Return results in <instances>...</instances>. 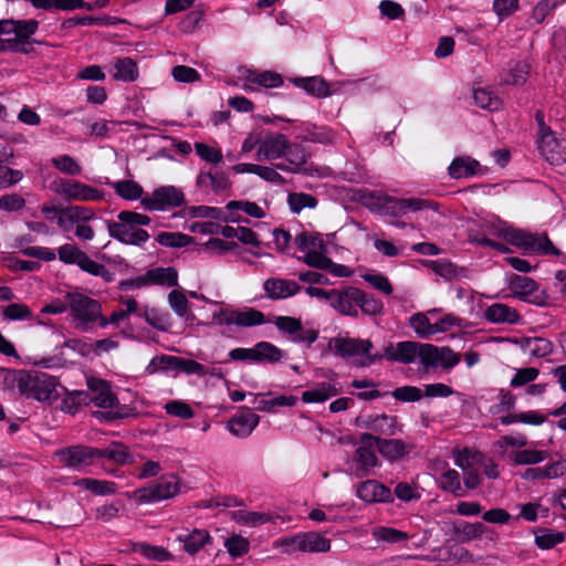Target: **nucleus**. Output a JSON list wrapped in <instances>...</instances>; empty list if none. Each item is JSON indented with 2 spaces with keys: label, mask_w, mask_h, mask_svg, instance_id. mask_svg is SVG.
<instances>
[{
  "label": "nucleus",
  "mask_w": 566,
  "mask_h": 566,
  "mask_svg": "<svg viewBox=\"0 0 566 566\" xmlns=\"http://www.w3.org/2000/svg\"><path fill=\"white\" fill-rule=\"evenodd\" d=\"M310 154L300 144L292 143L289 137L280 132H262L259 150L255 151L258 160L274 161L284 159V164L277 165V168L297 172L307 161Z\"/></svg>",
  "instance_id": "obj_1"
},
{
  "label": "nucleus",
  "mask_w": 566,
  "mask_h": 566,
  "mask_svg": "<svg viewBox=\"0 0 566 566\" xmlns=\"http://www.w3.org/2000/svg\"><path fill=\"white\" fill-rule=\"evenodd\" d=\"M149 223L150 218L147 214L120 211L117 221L107 222V231L112 238L125 244L139 245L149 239L148 232L142 229Z\"/></svg>",
  "instance_id": "obj_2"
},
{
  "label": "nucleus",
  "mask_w": 566,
  "mask_h": 566,
  "mask_svg": "<svg viewBox=\"0 0 566 566\" xmlns=\"http://www.w3.org/2000/svg\"><path fill=\"white\" fill-rule=\"evenodd\" d=\"M329 347L334 354L352 360L356 367L365 368L382 359L378 353H373L374 344L370 339L335 337L331 339Z\"/></svg>",
  "instance_id": "obj_3"
},
{
  "label": "nucleus",
  "mask_w": 566,
  "mask_h": 566,
  "mask_svg": "<svg viewBox=\"0 0 566 566\" xmlns=\"http://www.w3.org/2000/svg\"><path fill=\"white\" fill-rule=\"evenodd\" d=\"M55 377L40 371L21 373L17 378V388L23 396L38 401L51 402L59 398Z\"/></svg>",
  "instance_id": "obj_4"
},
{
  "label": "nucleus",
  "mask_w": 566,
  "mask_h": 566,
  "mask_svg": "<svg viewBox=\"0 0 566 566\" xmlns=\"http://www.w3.org/2000/svg\"><path fill=\"white\" fill-rule=\"evenodd\" d=\"M505 241L531 253L556 256L560 254V251L546 234H534L512 226L509 229Z\"/></svg>",
  "instance_id": "obj_5"
},
{
  "label": "nucleus",
  "mask_w": 566,
  "mask_h": 566,
  "mask_svg": "<svg viewBox=\"0 0 566 566\" xmlns=\"http://www.w3.org/2000/svg\"><path fill=\"white\" fill-rule=\"evenodd\" d=\"M65 300L69 302L71 317L77 327L88 328L99 317L101 303L78 291L67 292Z\"/></svg>",
  "instance_id": "obj_6"
},
{
  "label": "nucleus",
  "mask_w": 566,
  "mask_h": 566,
  "mask_svg": "<svg viewBox=\"0 0 566 566\" xmlns=\"http://www.w3.org/2000/svg\"><path fill=\"white\" fill-rule=\"evenodd\" d=\"M283 553H324L331 549V541L317 532L298 533L276 542Z\"/></svg>",
  "instance_id": "obj_7"
},
{
  "label": "nucleus",
  "mask_w": 566,
  "mask_h": 566,
  "mask_svg": "<svg viewBox=\"0 0 566 566\" xmlns=\"http://www.w3.org/2000/svg\"><path fill=\"white\" fill-rule=\"evenodd\" d=\"M50 188L55 195L70 201L90 202L104 199L101 190L75 179H55Z\"/></svg>",
  "instance_id": "obj_8"
},
{
  "label": "nucleus",
  "mask_w": 566,
  "mask_h": 566,
  "mask_svg": "<svg viewBox=\"0 0 566 566\" xmlns=\"http://www.w3.org/2000/svg\"><path fill=\"white\" fill-rule=\"evenodd\" d=\"M294 241L304 254L303 262L308 266L316 268L326 262L327 247L321 233L303 231L295 237Z\"/></svg>",
  "instance_id": "obj_9"
},
{
  "label": "nucleus",
  "mask_w": 566,
  "mask_h": 566,
  "mask_svg": "<svg viewBox=\"0 0 566 566\" xmlns=\"http://www.w3.org/2000/svg\"><path fill=\"white\" fill-rule=\"evenodd\" d=\"M179 482L174 475H166L148 486L136 490L133 499L137 503H151L168 500L179 493Z\"/></svg>",
  "instance_id": "obj_10"
},
{
  "label": "nucleus",
  "mask_w": 566,
  "mask_h": 566,
  "mask_svg": "<svg viewBox=\"0 0 566 566\" xmlns=\"http://www.w3.org/2000/svg\"><path fill=\"white\" fill-rule=\"evenodd\" d=\"M57 258L65 264H76L82 271L95 276H108L107 269L92 260L75 243H65L57 249Z\"/></svg>",
  "instance_id": "obj_11"
},
{
  "label": "nucleus",
  "mask_w": 566,
  "mask_h": 566,
  "mask_svg": "<svg viewBox=\"0 0 566 566\" xmlns=\"http://www.w3.org/2000/svg\"><path fill=\"white\" fill-rule=\"evenodd\" d=\"M452 458L457 467L463 472V483L467 489H475L480 482L479 471L481 469L482 454L468 448H454Z\"/></svg>",
  "instance_id": "obj_12"
},
{
  "label": "nucleus",
  "mask_w": 566,
  "mask_h": 566,
  "mask_svg": "<svg viewBox=\"0 0 566 566\" xmlns=\"http://www.w3.org/2000/svg\"><path fill=\"white\" fill-rule=\"evenodd\" d=\"M3 23L11 24L7 28L6 41L12 42V48L7 51L29 53L31 51L30 38L36 32L39 22L36 20H3Z\"/></svg>",
  "instance_id": "obj_13"
},
{
  "label": "nucleus",
  "mask_w": 566,
  "mask_h": 566,
  "mask_svg": "<svg viewBox=\"0 0 566 566\" xmlns=\"http://www.w3.org/2000/svg\"><path fill=\"white\" fill-rule=\"evenodd\" d=\"M185 202L184 192L175 186H161L148 197L142 198V205L150 211H164L180 207Z\"/></svg>",
  "instance_id": "obj_14"
},
{
  "label": "nucleus",
  "mask_w": 566,
  "mask_h": 566,
  "mask_svg": "<svg viewBox=\"0 0 566 566\" xmlns=\"http://www.w3.org/2000/svg\"><path fill=\"white\" fill-rule=\"evenodd\" d=\"M507 287L511 295L520 301L535 305H543L545 303V294L539 290V285L528 276L512 275Z\"/></svg>",
  "instance_id": "obj_15"
},
{
  "label": "nucleus",
  "mask_w": 566,
  "mask_h": 566,
  "mask_svg": "<svg viewBox=\"0 0 566 566\" xmlns=\"http://www.w3.org/2000/svg\"><path fill=\"white\" fill-rule=\"evenodd\" d=\"M98 454L97 448L74 446L55 452L59 461L67 468L81 471L91 465Z\"/></svg>",
  "instance_id": "obj_16"
},
{
  "label": "nucleus",
  "mask_w": 566,
  "mask_h": 566,
  "mask_svg": "<svg viewBox=\"0 0 566 566\" xmlns=\"http://www.w3.org/2000/svg\"><path fill=\"white\" fill-rule=\"evenodd\" d=\"M537 149L552 165L559 166L566 163V139L555 132L537 137Z\"/></svg>",
  "instance_id": "obj_17"
},
{
  "label": "nucleus",
  "mask_w": 566,
  "mask_h": 566,
  "mask_svg": "<svg viewBox=\"0 0 566 566\" xmlns=\"http://www.w3.org/2000/svg\"><path fill=\"white\" fill-rule=\"evenodd\" d=\"M95 219L96 213L94 209L84 206H69L61 208L57 227L64 232H71L81 223Z\"/></svg>",
  "instance_id": "obj_18"
},
{
  "label": "nucleus",
  "mask_w": 566,
  "mask_h": 566,
  "mask_svg": "<svg viewBox=\"0 0 566 566\" xmlns=\"http://www.w3.org/2000/svg\"><path fill=\"white\" fill-rule=\"evenodd\" d=\"M356 495L366 503L394 502L391 490L376 480H367L360 483L356 490Z\"/></svg>",
  "instance_id": "obj_19"
},
{
  "label": "nucleus",
  "mask_w": 566,
  "mask_h": 566,
  "mask_svg": "<svg viewBox=\"0 0 566 566\" xmlns=\"http://www.w3.org/2000/svg\"><path fill=\"white\" fill-rule=\"evenodd\" d=\"M361 428L373 430L380 434L394 436L401 431V426L396 417L381 415H368L357 419Z\"/></svg>",
  "instance_id": "obj_20"
},
{
  "label": "nucleus",
  "mask_w": 566,
  "mask_h": 566,
  "mask_svg": "<svg viewBox=\"0 0 566 566\" xmlns=\"http://www.w3.org/2000/svg\"><path fill=\"white\" fill-rule=\"evenodd\" d=\"M418 345L419 343L411 340L399 342L397 344L390 343L385 347L380 356H382V359L389 361L411 364L417 358Z\"/></svg>",
  "instance_id": "obj_21"
},
{
  "label": "nucleus",
  "mask_w": 566,
  "mask_h": 566,
  "mask_svg": "<svg viewBox=\"0 0 566 566\" xmlns=\"http://www.w3.org/2000/svg\"><path fill=\"white\" fill-rule=\"evenodd\" d=\"M259 416L248 408H241L228 423V430L237 437L245 438L252 433L259 423Z\"/></svg>",
  "instance_id": "obj_22"
},
{
  "label": "nucleus",
  "mask_w": 566,
  "mask_h": 566,
  "mask_svg": "<svg viewBox=\"0 0 566 566\" xmlns=\"http://www.w3.org/2000/svg\"><path fill=\"white\" fill-rule=\"evenodd\" d=\"M377 441L378 437L370 433H363L360 437L361 446L356 450V458L364 474L369 473L370 469L379 465V461L373 449L374 446H377Z\"/></svg>",
  "instance_id": "obj_23"
},
{
  "label": "nucleus",
  "mask_w": 566,
  "mask_h": 566,
  "mask_svg": "<svg viewBox=\"0 0 566 566\" xmlns=\"http://www.w3.org/2000/svg\"><path fill=\"white\" fill-rule=\"evenodd\" d=\"M263 290L271 300H283L297 294L301 286L293 280L270 277L264 281Z\"/></svg>",
  "instance_id": "obj_24"
},
{
  "label": "nucleus",
  "mask_w": 566,
  "mask_h": 566,
  "mask_svg": "<svg viewBox=\"0 0 566 566\" xmlns=\"http://www.w3.org/2000/svg\"><path fill=\"white\" fill-rule=\"evenodd\" d=\"M245 82L243 84V90L245 91H256L259 87H279L283 84V78L279 73L265 71L262 73H258L251 70L243 71Z\"/></svg>",
  "instance_id": "obj_25"
},
{
  "label": "nucleus",
  "mask_w": 566,
  "mask_h": 566,
  "mask_svg": "<svg viewBox=\"0 0 566 566\" xmlns=\"http://www.w3.org/2000/svg\"><path fill=\"white\" fill-rule=\"evenodd\" d=\"M86 384L93 396L91 400L101 408H112L116 405L117 398L112 392L111 386L107 381L96 378L87 377Z\"/></svg>",
  "instance_id": "obj_26"
},
{
  "label": "nucleus",
  "mask_w": 566,
  "mask_h": 566,
  "mask_svg": "<svg viewBox=\"0 0 566 566\" xmlns=\"http://www.w3.org/2000/svg\"><path fill=\"white\" fill-rule=\"evenodd\" d=\"M359 295V289L348 287L344 291L332 290L329 300L331 306L344 315H357L356 298Z\"/></svg>",
  "instance_id": "obj_27"
},
{
  "label": "nucleus",
  "mask_w": 566,
  "mask_h": 566,
  "mask_svg": "<svg viewBox=\"0 0 566 566\" xmlns=\"http://www.w3.org/2000/svg\"><path fill=\"white\" fill-rule=\"evenodd\" d=\"M484 318L493 324H518L522 319L520 313L503 303H494L484 312Z\"/></svg>",
  "instance_id": "obj_28"
},
{
  "label": "nucleus",
  "mask_w": 566,
  "mask_h": 566,
  "mask_svg": "<svg viewBox=\"0 0 566 566\" xmlns=\"http://www.w3.org/2000/svg\"><path fill=\"white\" fill-rule=\"evenodd\" d=\"M377 448L386 460L394 462L410 453L413 446L399 439L387 440L378 437Z\"/></svg>",
  "instance_id": "obj_29"
},
{
  "label": "nucleus",
  "mask_w": 566,
  "mask_h": 566,
  "mask_svg": "<svg viewBox=\"0 0 566 566\" xmlns=\"http://www.w3.org/2000/svg\"><path fill=\"white\" fill-rule=\"evenodd\" d=\"M548 458V451L535 448L512 449L507 453L509 461L514 465H535Z\"/></svg>",
  "instance_id": "obj_30"
},
{
  "label": "nucleus",
  "mask_w": 566,
  "mask_h": 566,
  "mask_svg": "<svg viewBox=\"0 0 566 566\" xmlns=\"http://www.w3.org/2000/svg\"><path fill=\"white\" fill-rule=\"evenodd\" d=\"M293 83L316 98H326L334 93L322 76L296 77Z\"/></svg>",
  "instance_id": "obj_31"
},
{
  "label": "nucleus",
  "mask_w": 566,
  "mask_h": 566,
  "mask_svg": "<svg viewBox=\"0 0 566 566\" xmlns=\"http://www.w3.org/2000/svg\"><path fill=\"white\" fill-rule=\"evenodd\" d=\"M479 170V161L471 157H457L448 168L449 175L453 179L470 178L476 175Z\"/></svg>",
  "instance_id": "obj_32"
},
{
  "label": "nucleus",
  "mask_w": 566,
  "mask_h": 566,
  "mask_svg": "<svg viewBox=\"0 0 566 566\" xmlns=\"http://www.w3.org/2000/svg\"><path fill=\"white\" fill-rule=\"evenodd\" d=\"M522 350L531 357H545L553 352V344L541 337H526L516 342Z\"/></svg>",
  "instance_id": "obj_33"
},
{
  "label": "nucleus",
  "mask_w": 566,
  "mask_h": 566,
  "mask_svg": "<svg viewBox=\"0 0 566 566\" xmlns=\"http://www.w3.org/2000/svg\"><path fill=\"white\" fill-rule=\"evenodd\" d=\"M339 390L331 382H318L313 388L303 391L302 400L305 403L324 402L338 395Z\"/></svg>",
  "instance_id": "obj_34"
},
{
  "label": "nucleus",
  "mask_w": 566,
  "mask_h": 566,
  "mask_svg": "<svg viewBox=\"0 0 566 566\" xmlns=\"http://www.w3.org/2000/svg\"><path fill=\"white\" fill-rule=\"evenodd\" d=\"M439 310L433 308L426 313H416L409 317V325L420 338H429L434 335L433 323L430 315H436Z\"/></svg>",
  "instance_id": "obj_35"
},
{
  "label": "nucleus",
  "mask_w": 566,
  "mask_h": 566,
  "mask_svg": "<svg viewBox=\"0 0 566 566\" xmlns=\"http://www.w3.org/2000/svg\"><path fill=\"white\" fill-rule=\"evenodd\" d=\"M177 539L184 544L185 551L193 555L198 553L211 537L206 530H192L189 533L178 535Z\"/></svg>",
  "instance_id": "obj_36"
},
{
  "label": "nucleus",
  "mask_w": 566,
  "mask_h": 566,
  "mask_svg": "<svg viewBox=\"0 0 566 566\" xmlns=\"http://www.w3.org/2000/svg\"><path fill=\"white\" fill-rule=\"evenodd\" d=\"M74 484L99 496L112 495L117 492V484L107 480L83 478L76 480Z\"/></svg>",
  "instance_id": "obj_37"
},
{
  "label": "nucleus",
  "mask_w": 566,
  "mask_h": 566,
  "mask_svg": "<svg viewBox=\"0 0 566 566\" xmlns=\"http://www.w3.org/2000/svg\"><path fill=\"white\" fill-rule=\"evenodd\" d=\"M115 81L134 82L138 77L137 64L130 57H118L113 63Z\"/></svg>",
  "instance_id": "obj_38"
},
{
  "label": "nucleus",
  "mask_w": 566,
  "mask_h": 566,
  "mask_svg": "<svg viewBox=\"0 0 566 566\" xmlns=\"http://www.w3.org/2000/svg\"><path fill=\"white\" fill-rule=\"evenodd\" d=\"M138 316L143 317L147 324L160 332H167L171 326L169 314L163 313L155 307L143 306L138 312Z\"/></svg>",
  "instance_id": "obj_39"
},
{
  "label": "nucleus",
  "mask_w": 566,
  "mask_h": 566,
  "mask_svg": "<svg viewBox=\"0 0 566 566\" xmlns=\"http://www.w3.org/2000/svg\"><path fill=\"white\" fill-rule=\"evenodd\" d=\"M454 532L460 542H471L488 535L490 530L480 522H462L455 526Z\"/></svg>",
  "instance_id": "obj_40"
},
{
  "label": "nucleus",
  "mask_w": 566,
  "mask_h": 566,
  "mask_svg": "<svg viewBox=\"0 0 566 566\" xmlns=\"http://www.w3.org/2000/svg\"><path fill=\"white\" fill-rule=\"evenodd\" d=\"M149 285H165L168 287L178 284V273L174 268H156L146 272Z\"/></svg>",
  "instance_id": "obj_41"
},
{
  "label": "nucleus",
  "mask_w": 566,
  "mask_h": 566,
  "mask_svg": "<svg viewBox=\"0 0 566 566\" xmlns=\"http://www.w3.org/2000/svg\"><path fill=\"white\" fill-rule=\"evenodd\" d=\"M197 185L203 190L220 192L228 189L230 182L224 174L200 172L197 177Z\"/></svg>",
  "instance_id": "obj_42"
},
{
  "label": "nucleus",
  "mask_w": 566,
  "mask_h": 566,
  "mask_svg": "<svg viewBox=\"0 0 566 566\" xmlns=\"http://www.w3.org/2000/svg\"><path fill=\"white\" fill-rule=\"evenodd\" d=\"M98 458H107L115 461L117 464L125 465L132 464L135 462L133 454L128 451V449L120 443H113L107 449H98Z\"/></svg>",
  "instance_id": "obj_43"
},
{
  "label": "nucleus",
  "mask_w": 566,
  "mask_h": 566,
  "mask_svg": "<svg viewBox=\"0 0 566 566\" xmlns=\"http://www.w3.org/2000/svg\"><path fill=\"white\" fill-rule=\"evenodd\" d=\"M35 8L51 10H74L86 8L91 10L93 7L86 4L83 0H29Z\"/></svg>",
  "instance_id": "obj_44"
},
{
  "label": "nucleus",
  "mask_w": 566,
  "mask_h": 566,
  "mask_svg": "<svg viewBox=\"0 0 566 566\" xmlns=\"http://www.w3.org/2000/svg\"><path fill=\"white\" fill-rule=\"evenodd\" d=\"M473 98L479 107L491 112L497 111L502 105L501 98L492 90L485 87H475Z\"/></svg>",
  "instance_id": "obj_45"
},
{
  "label": "nucleus",
  "mask_w": 566,
  "mask_h": 566,
  "mask_svg": "<svg viewBox=\"0 0 566 566\" xmlns=\"http://www.w3.org/2000/svg\"><path fill=\"white\" fill-rule=\"evenodd\" d=\"M371 535L376 542L396 544L409 539L408 533L387 526H377L373 528Z\"/></svg>",
  "instance_id": "obj_46"
},
{
  "label": "nucleus",
  "mask_w": 566,
  "mask_h": 566,
  "mask_svg": "<svg viewBox=\"0 0 566 566\" xmlns=\"http://www.w3.org/2000/svg\"><path fill=\"white\" fill-rule=\"evenodd\" d=\"M439 486L455 496L464 495L460 473L454 469H448L441 474Z\"/></svg>",
  "instance_id": "obj_47"
},
{
  "label": "nucleus",
  "mask_w": 566,
  "mask_h": 566,
  "mask_svg": "<svg viewBox=\"0 0 566 566\" xmlns=\"http://www.w3.org/2000/svg\"><path fill=\"white\" fill-rule=\"evenodd\" d=\"M282 357V350L269 342H260L254 346V361L276 363Z\"/></svg>",
  "instance_id": "obj_48"
},
{
  "label": "nucleus",
  "mask_w": 566,
  "mask_h": 566,
  "mask_svg": "<svg viewBox=\"0 0 566 566\" xmlns=\"http://www.w3.org/2000/svg\"><path fill=\"white\" fill-rule=\"evenodd\" d=\"M115 192L125 200H137L143 196V187L134 180H120L112 184Z\"/></svg>",
  "instance_id": "obj_49"
},
{
  "label": "nucleus",
  "mask_w": 566,
  "mask_h": 566,
  "mask_svg": "<svg viewBox=\"0 0 566 566\" xmlns=\"http://www.w3.org/2000/svg\"><path fill=\"white\" fill-rule=\"evenodd\" d=\"M265 323L264 314L255 308L237 311L234 315V325L240 327L259 326Z\"/></svg>",
  "instance_id": "obj_50"
},
{
  "label": "nucleus",
  "mask_w": 566,
  "mask_h": 566,
  "mask_svg": "<svg viewBox=\"0 0 566 566\" xmlns=\"http://www.w3.org/2000/svg\"><path fill=\"white\" fill-rule=\"evenodd\" d=\"M163 360L181 369L182 371H185L186 374H189V375L205 376L208 374L207 368L196 360L184 359V358L174 357V356L163 357Z\"/></svg>",
  "instance_id": "obj_51"
},
{
  "label": "nucleus",
  "mask_w": 566,
  "mask_h": 566,
  "mask_svg": "<svg viewBox=\"0 0 566 566\" xmlns=\"http://www.w3.org/2000/svg\"><path fill=\"white\" fill-rule=\"evenodd\" d=\"M223 545L232 558L242 557L248 554L250 549L249 539L239 534H233L226 538Z\"/></svg>",
  "instance_id": "obj_52"
},
{
  "label": "nucleus",
  "mask_w": 566,
  "mask_h": 566,
  "mask_svg": "<svg viewBox=\"0 0 566 566\" xmlns=\"http://www.w3.org/2000/svg\"><path fill=\"white\" fill-rule=\"evenodd\" d=\"M232 520L241 525L259 526L270 521V515L260 512L237 511L232 513Z\"/></svg>",
  "instance_id": "obj_53"
},
{
  "label": "nucleus",
  "mask_w": 566,
  "mask_h": 566,
  "mask_svg": "<svg viewBox=\"0 0 566 566\" xmlns=\"http://www.w3.org/2000/svg\"><path fill=\"white\" fill-rule=\"evenodd\" d=\"M156 241L164 247L182 248L189 245L192 238L181 232H160Z\"/></svg>",
  "instance_id": "obj_54"
},
{
  "label": "nucleus",
  "mask_w": 566,
  "mask_h": 566,
  "mask_svg": "<svg viewBox=\"0 0 566 566\" xmlns=\"http://www.w3.org/2000/svg\"><path fill=\"white\" fill-rule=\"evenodd\" d=\"M287 203L293 212L298 213L305 208H315L317 200L312 195L296 192L289 195Z\"/></svg>",
  "instance_id": "obj_55"
},
{
  "label": "nucleus",
  "mask_w": 566,
  "mask_h": 566,
  "mask_svg": "<svg viewBox=\"0 0 566 566\" xmlns=\"http://www.w3.org/2000/svg\"><path fill=\"white\" fill-rule=\"evenodd\" d=\"M539 375V370L535 367H524L516 369L514 376L510 380V386L513 388H520L528 386Z\"/></svg>",
  "instance_id": "obj_56"
},
{
  "label": "nucleus",
  "mask_w": 566,
  "mask_h": 566,
  "mask_svg": "<svg viewBox=\"0 0 566 566\" xmlns=\"http://www.w3.org/2000/svg\"><path fill=\"white\" fill-rule=\"evenodd\" d=\"M52 165L63 174L80 175L82 172L81 165L71 156L62 155L51 159Z\"/></svg>",
  "instance_id": "obj_57"
},
{
  "label": "nucleus",
  "mask_w": 566,
  "mask_h": 566,
  "mask_svg": "<svg viewBox=\"0 0 566 566\" xmlns=\"http://www.w3.org/2000/svg\"><path fill=\"white\" fill-rule=\"evenodd\" d=\"M356 305L368 315H378L382 311V303L373 295L364 293L361 290H359V295L356 298Z\"/></svg>",
  "instance_id": "obj_58"
},
{
  "label": "nucleus",
  "mask_w": 566,
  "mask_h": 566,
  "mask_svg": "<svg viewBox=\"0 0 566 566\" xmlns=\"http://www.w3.org/2000/svg\"><path fill=\"white\" fill-rule=\"evenodd\" d=\"M136 551L139 552L144 557L156 560L166 562L171 559V554L160 546H154L148 544H138Z\"/></svg>",
  "instance_id": "obj_59"
},
{
  "label": "nucleus",
  "mask_w": 566,
  "mask_h": 566,
  "mask_svg": "<svg viewBox=\"0 0 566 566\" xmlns=\"http://www.w3.org/2000/svg\"><path fill=\"white\" fill-rule=\"evenodd\" d=\"M2 314L10 321L31 319L33 314L28 305L23 303H12L2 310Z\"/></svg>",
  "instance_id": "obj_60"
},
{
  "label": "nucleus",
  "mask_w": 566,
  "mask_h": 566,
  "mask_svg": "<svg viewBox=\"0 0 566 566\" xmlns=\"http://www.w3.org/2000/svg\"><path fill=\"white\" fill-rule=\"evenodd\" d=\"M496 447L503 452V453H509V448H512V449H524L526 448L530 443H528V440L526 438V436L524 434H518V436H503L501 437L496 442H495Z\"/></svg>",
  "instance_id": "obj_61"
},
{
  "label": "nucleus",
  "mask_w": 566,
  "mask_h": 566,
  "mask_svg": "<svg viewBox=\"0 0 566 566\" xmlns=\"http://www.w3.org/2000/svg\"><path fill=\"white\" fill-rule=\"evenodd\" d=\"M417 358L426 368L437 367L438 347L432 344L419 343Z\"/></svg>",
  "instance_id": "obj_62"
},
{
  "label": "nucleus",
  "mask_w": 566,
  "mask_h": 566,
  "mask_svg": "<svg viewBox=\"0 0 566 566\" xmlns=\"http://www.w3.org/2000/svg\"><path fill=\"white\" fill-rule=\"evenodd\" d=\"M164 408L168 415L180 419H191L195 415L192 408L181 400L168 401Z\"/></svg>",
  "instance_id": "obj_63"
},
{
  "label": "nucleus",
  "mask_w": 566,
  "mask_h": 566,
  "mask_svg": "<svg viewBox=\"0 0 566 566\" xmlns=\"http://www.w3.org/2000/svg\"><path fill=\"white\" fill-rule=\"evenodd\" d=\"M361 277L370 284L374 289L378 290L379 292L389 295L392 293V285L389 282L388 277L385 276L381 273H365L361 275Z\"/></svg>",
  "instance_id": "obj_64"
}]
</instances>
